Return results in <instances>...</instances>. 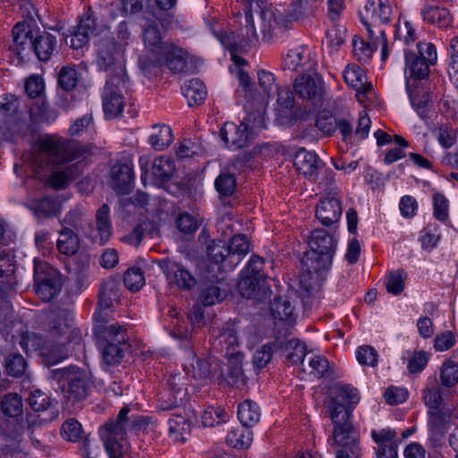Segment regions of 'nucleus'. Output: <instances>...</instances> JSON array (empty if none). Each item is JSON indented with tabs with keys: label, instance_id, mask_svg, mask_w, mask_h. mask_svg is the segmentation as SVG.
Wrapping results in <instances>:
<instances>
[{
	"label": "nucleus",
	"instance_id": "f257e3e1",
	"mask_svg": "<svg viewBox=\"0 0 458 458\" xmlns=\"http://www.w3.org/2000/svg\"><path fill=\"white\" fill-rule=\"evenodd\" d=\"M89 152L80 142L56 135H47L38 140L31 154L32 162L39 168L53 170L49 184L56 190L65 188L80 173L78 164L65 165Z\"/></svg>",
	"mask_w": 458,
	"mask_h": 458
},
{
	"label": "nucleus",
	"instance_id": "f03ea898",
	"mask_svg": "<svg viewBox=\"0 0 458 458\" xmlns=\"http://www.w3.org/2000/svg\"><path fill=\"white\" fill-rule=\"evenodd\" d=\"M406 90L413 108L421 119L428 117L431 105L430 93L421 82L437 61L436 47L430 42H419L415 48L404 49Z\"/></svg>",
	"mask_w": 458,
	"mask_h": 458
},
{
	"label": "nucleus",
	"instance_id": "7ed1b4c3",
	"mask_svg": "<svg viewBox=\"0 0 458 458\" xmlns=\"http://www.w3.org/2000/svg\"><path fill=\"white\" fill-rule=\"evenodd\" d=\"M13 38L21 60L33 53L40 62H47L57 49L55 36L46 30L33 34L26 22L16 23L13 29Z\"/></svg>",
	"mask_w": 458,
	"mask_h": 458
},
{
	"label": "nucleus",
	"instance_id": "20e7f679",
	"mask_svg": "<svg viewBox=\"0 0 458 458\" xmlns=\"http://www.w3.org/2000/svg\"><path fill=\"white\" fill-rule=\"evenodd\" d=\"M129 412L128 406L123 407L116 420L107 422L100 429V437L109 458H131L126 437L138 424V419L129 417Z\"/></svg>",
	"mask_w": 458,
	"mask_h": 458
},
{
	"label": "nucleus",
	"instance_id": "39448f33",
	"mask_svg": "<svg viewBox=\"0 0 458 458\" xmlns=\"http://www.w3.org/2000/svg\"><path fill=\"white\" fill-rule=\"evenodd\" d=\"M120 299V283L114 278H109L104 281L98 293V308L95 313V325H98L101 335L104 337L111 336L114 332L120 341L124 339V335L121 331V325L113 322L110 317V310L113 305Z\"/></svg>",
	"mask_w": 458,
	"mask_h": 458
},
{
	"label": "nucleus",
	"instance_id": "423d86ee",
	"mask_svg": "<svg viewBox=\"0 0 458 458\" xmlns=\"http://www.w3.org/2000/svg\"><path fill=\"white\" fill-rule=\"evenodd\" d=\"M309 246L310 250L305 253L301 263L314 269H329L337 246L335 235L316 229L310 235Z\"/></svg>",
	"mask_w": 458,
	"mask_h": 458
},
{
	"label": "nucleus",
	"instance_id": "0eeeda50",
	"mask_svg": "<svg viewBox=\"0 0 458 458\" xmlns=\"http://www.w3.org/2000/svg\"><path fill=\"white\" fill-rule=\"evenodd\" d=\"M126 43L114 38H101L96 43V64L98 69L110 72L109 77H127L125 70Z\"/></svg>",
	"mask_w": 458,
	"mask_h": 458
},
{
	"label": "nucleus",
	"instance_id": "6e6552de",
	"mask_svg": "<svg viewBox=\"0 0 458 458\" xmlns=\"http://www.w3.org/2000/svg\"><path fill=\"white\" fill-rule=\"evenodd\" d=\"M49 372L50 378L56 381L68 400L80 402L89 395L92 383L88 375L79 368L70 366L51 369Z\"/></svg>",
	"mask_w": 458,
	"mask_h": 458
},
{
	"label": "nucleus",
	"instance_id": "1a4fd4ad",
	"mask_svg": "<svg viewBox=\"0 0 458 458\" xmlns=\"http://www.w3.org/2000/svg\"><path fill=\"white\" fill-rule=\"evenodd\" d=\"M352 407H345L335 400L330 405V419L335 426L333 431L334 445L341 447L360 445L359 431L351 421Z\"/></svg>",
	"mask_w": 458,
	"mask_h": 458
},
{
	"label": "nucleus",
	"instance_id": "9d476101",
	"mask_svg": "<svg viewBox=\"0 0 458 458\" xmlns=\"http://www.w3.org/2000/svg\"><path fill=\"white\" fill-rule=\"evenodd\" d=\"M35 293L43 301H50L61 291L62 276L50 264L41 260L34 261Z\"/></svg>",
	"mask_w": 458,
	"mask_h": 458
},
{
	"label": "nucleus",
	"instance_id": "9b49d317",
	"mask_svg": "<svg viewBox=\"0 0 458 458\" xmlns=\"http://www.w3.org/2000/svg\"><path fill=\"white\" fill-rule=\"evenodd\" d=\"M242 10L245 14L246 26L244 29L241 30L240 33H228L221 29L217 30L215 27H211L212 33L226 48L236 50L238 48L245 47L257 40V33L252 16L253 9L249 4L245 5Z\"/></svg>",
	"mask_w": 458,
	"mask_h": 458
},
{
	"label": "nucleus",
	"instance_id": "f8f14e48",
	"mask_svg": "<svg viewBox=\"0 0 458 458\" xmlns=\"http://www.w3.org/2000/svg\"><path fill=\"white\" fill-rule=\"evenodd\" d=\"M128 77H108L102 95L103 109L109 118L119 115L124 107L123 91L127 88Z\"/></svg>",
	"mask_w": 458,
	"mask_h": 458
},
{
	"label": "nucleus",
	"instance_id": "ddd939ff",
	"mask_svg": "<svg viewBox=\"0 0 458 458\" xmlns=\"http://www.w3.org/2000/svg\"><path fill=\"white\" fill-rule=\"evenodd\" d=\"M307 4V0H295L286 13H283L277 9H267L262 11V17L268 22V27L272 31L284 30L288 29L290 23L305 16Z\"/></svg>",
	"mask_w": 458,
	"mask_h": 458
},
{
	"label": "nucleus",
	"instance_id": "4468645a",
	"mask_svg": "<svg viewBox=\"0 0 458 458\" xmlns=\"http://www.w3.org/2000/svg\"><path fill=\"white\" fill-rule=\"evenodd\" d=\"M392 8L389 4L379 1L369 0L361 13V21L368 30L369 37L372 39L375 36L374 28L379 33L383 30L381 25L388 24L391 21Z\"/></svg>",
	"mask_w": 458,
	"mask_h": 458
},
{
	"label": "nucleus",
	"instance_id": "2eb2a0df",
	"mask_svg": "<svg viewBox=\"0 0 458 458\" xmlns=\"http://www.w3.org/2000/svg\"><path fill=\"white\" fill-rule=\"evenodd\" d=\"M94 331L98 340L106 343L102 352L104 361L108 365H115L120 363L123 358L124 351L127 348L128 335L126 333V328L121 325V331L124 335V339L123 341H120L116 336L117 332H114L115 335L113 333L111 336L108 337L102 336L98 325H95Z\"/></svg>",
	"mask_w": 458,
	"mask_h": 458
},
{
	"label": "nucleus",
	"instance_id": "dca6fc26",
	"mask_svg": "<svg viewBox=\"0 0 458 458\" xmlns=\"http://www.w3.org/2000/svg\"><path fill=\"white\" fill-rule=\"evenodd\" d=\"M213 333L211 348L214 352H219L226 358L242 355L238 350L239 339L233 326L226 325L221 329L214 330Z\"/></svg>",
	"mask_w": 458,
	"mask_h": 458
},
{
	"label": "nucleus",
	"instance_id": "f3484780",
	"mask_svg": "<svg viewBox=\"0 0 458 458\" xmlns=\"http://www.w3.org/2000/svg\"><path fill=\"white\" fill-rule=\"evenodd\" d=\"M324 162L313 151L299 148L293 157V166L305 178L315 181L324 168Z\"/></svg>",
	"mask_w": 458,
	"mask_h": 458
},
{
	"label": "nucleus",
	"instance_id": "a211bd4d",
	"mask_svg": "<svg viewBox=\"0 0 458 458\" xmlns=\"http://www.w3.org/2000/svg\"><path fill=\"white\" fill-rule=\"evenodd\" d=\"M160 267L167 279L182 290H191L197 284L192 273L181 263L165 259L161 261Z\"/></svg>",
	"mask_w": 458,
	"mask_h": 458
},
{
	"label": "nucleus",
	"instance_id": "6ab92c4d",
	"mask_svg": "<svg viewBox=\"0 0 458 458\" xmlns=\"http://www.w3.org/2000/svg\"><path fill=\"white\" fill-rule=\"evenodd\" d=\"M428 413L429 440L435 446L440 445L445 439L451 420L454 415L448 409L432 410V411H428Z\"/></svg>",
	"mask_w": 458,
	"mask_h": 458
},
{
	"label": "nucleus",
	"instance_id": "aec40b11",
	"mask_svg": "<svg viewBox=\"0 0 458 458\" xmlns=\"http://www.w3.org/2000/svg\"><path fill=\"white\" fill-rule=\"evenodd\" d=\"M238 289L242 297L258 301H263L271 293L267 278L243 274H241Z\"/></svg>",
	"mask_w": 458,
	"mask_h": 458
},
{
	"label": "nucleus",
	"instance_id": "412c9836",
	"mask_svg": "<svg viewBox=\"0 0 458 458\" xmlns=\"http://www.w3.org/2000/svg\"><path fill=\"white\" fill-rule=\"evenodd\" d=\"M192 362V377L196 379H214L217 382L218 377L224 379L223 376V364L215 356H208L201 360L197 357L195 352L191 353Z\"/></svg>",
	"mask_w": 458,
	"mask_h": 458
},
{
	"label": "nucleus",
	"instance_id": "4be33fe9",
	"mask_svg": "<svg viewBox=\"0 0 458 458\" xmlns=\"http://www.w3.org/2000/svg\"><path fill=\"white\" fill-rule=\"evenodd\" d=\"M28 403L34 411L45 413L43 417L38 416L40 422H51L59 414L57 401L39 389L30 393Z\"/></svg>",
	"mask_w": 458,
	"mask_h": 458
},
{
	"label": "nucleus",
	"instance_id": "5701e85b",
	"mask_svg": "<svg viewBox=\"0 0 458 458\" xmlns=\"http://www.w3.org/2000/svg\"><path fill=\"white\" fill-rule=\"evenodd\" d=\"M220 137L228 148L238 149L249 144L250 132L243 122L240 124L226 122L220 131Z\"/></svg>",
	"mask_w": 458,
	"mask_h": 458
},
{
	"label": "nucleus",
	"instance_id": "b1692460",
	"mask_svg": "<svg viewBox=\"0 0 458 458\" xmlns=\"http://www.w3.org/2000/svg\"><path fill=\"white\" fill-rule=\"evenodd\" d=\"M293 87L301 98L310 100L315 105L321 103L323 89L320 80L310 74H302L295 79Z\"/></svg>",
	"mask_w": 458,
	"mask_h": 458
},
{
	"label": "nucleus",
	"instance_id": "393cba45",
	"mask_svg": "<svg viewBox=\"0 0 458 458\" xmlns=\"http://www.w3.org/2000/svg\"><path fill=\"white\" fill-rule=\"evenodd\" d=\"M111 188L118 194H128L133 188L132 165L127 163L114 165L110 173Z\"/></svg>",
	"mask_w": 458,
	"mask_h": 458
},
{
	"label": "nucleus",
	"instance_id": "a878e982",
	"mask_svg": "<svg viewBox=\"0 0 458 458\" xmlns=\"http://www.w3.org/2000/svg\"><path fill=\"white\" fill-rule=\"evenodd\" d=\"M162 62L174 73H182L187 71L188 52L174 43H166L159 54Z\"/></svg>",
	"mask_w": 458,
	"mask_h": 458
},
{
	"label": "nucleus",
	"instance_id": "bb28decb",
	"mask_svg": "<svg viewBox=\"0 0 458 458\" xmlns=\"http://www.w3.org/2000/svg\"><path fill=\"white\" fill-rule=\"evenodd\" d=\"M89 236L92 241L105 244L112 235L113 226L110 217V208L103 204L96 212V226L91 225Z\"/></svg>",
	"mask_w": 458,
	"mask_h": 458
},
{
	"label": "nucleus",
	"instance_id": "cd10ccee",
	"mask_svg": "<svg viewBox=\"0 0 458 458\" xmlns=\"http://www.w3.org/2000/svg\"><path fill=\"white\" fill-rule=\"evenodd\" d=\"M97 34V22L96 19L89 12L82 15L77 26V30L72 34L70 38V46L72 48L79 49L83 47L91 36ZM65 43L69 44L68 39L65 38Z\"/></svg>",
	"mask_w": 458,
	"mask_h": 458
},
{
	"label": "nucleus",
	"instance_id": "c85d7f7f",
	"mask_svg": "<svg viewBox=\"0 0 458 458\" xmlns=\"http://www.w3.org/2000/svg\"><path fill=\"white\" fill-rule=\"evenodd\" d=\"M342 207L337 197H327L317 206L316 216L325 226H330L339 221L342 216Z\"/></svg>",
	"mask_w": 458,
	"mask_h": 458
},
{
	"label": "nucleus",
	"instance_id": "c756f323",
	"mask_svg": "<svg viewBox=\"0 0 458 458\" xmlns=\"http://www.w3.org/2000/svg\"><path fill=\"white\" fill-rule=\"evenodd\" d=\"M314 64V61L310 58V52L303 46L289 50L283 62L284 69L290 71L298 69L310 71Z\"/></svg>",
	"mask_w": 458,
	"mask_h": 458
},
{
	"label": "nucleus",
	"instance_id": "7c9ffc66",
	"mask_svg": "<svg viewBox=\"0 0 458 458\" xmlns=\"http://www.w3.org/2000/svg\"><path fill=\"white\" fill-rule=\"evenodd\" d=\"M242 358L243 355L227 358L228 365L225 369L223 367L224 379L218 377V385L225 384L231 386H238L246 383V376L244 375L242 366Z\"/></svg>",
	"mask_w": 458,
	"mask_h": 458
},
{
	"label": "nucleus",
	"instance_id": "2f4dec72",
	"mask_svg": "<svg viewBox=\"0 0 458 458\" xmlns=\"http://www.w3.org/2000/svg\"><path fill=\"white\" fill-rule=\"evenodd\" d=\"M175 171L174 162L168 157L156 158L151 165L152 182L157 186L166 183Z\"/></svg>",
	"mask_w": 458,
	"mask_h": 458
},
{
	"label": "nucleus",
	"instance_id": "473e14b6",
	"mask_svg": "<svg viewBox=\"0 0 458 458\" xmlns=\"http://www.w3.org/2000/svg\"><path fill=\"white\" fill-rule=\"evenodd\" d=\"M228 250H230V255L228 259V268L233 269L235 267L242 257H244L250 250V243L244 234H236L227 244Z\"/></svg>",
	"mask_w": 458,
	"mask_h": 458
},
{
	"label": "nucleus",
	"instance_id": "72a5a7b5",
	"mask_svg": "<svg viewBox=\"0 0 458 458\" xmlns=\"http://www.w3.org/2000/svg\"><path fill=\"white\" fill-rule=\"evenodd\" d=\"M182 91L188 99L190 106L201 105L208 95L204 83L199 79L187 81L182 86Z\"/></svg>",
	"mask_w": 458,
	"mask_h": 458
},
{
	"label": "nucleus",
	"instance_id": "f704fd0d",
	"mask_svg": "<svg viewBox=\"0 0 458 458\" xmlns=\"http://www.w3.org/2000/svg\"><path fill=\"white\" fill-rule=\"evenodd\" d=\"M173 141V133L171 128L164 123H157L151 126V132L148 142L153 148L163 150Z\"/></svg>",
	"mask_w": 458,
	"mask_h": 458
},
{
	"label": "nucleus",
	"instance_id": "c9c22d12",
	"mask_svg": "<svg viewBox=\"0 0 458 458\" xmlns=\"http://www.w3.org/2000/svg\"><path fill=\"white\" fill-rule=\"evenodd\" d=\"M41 356L46 366H52L68 358L69 348L66 342L56 341L49 346H45L41 351Z\"/></svg>",
	"mask_w": 458,
	"mask_h": 458
},
{
	"label": "nucleus",
	"instance_id": "e433bc0d",
	"mask_svg": "<svg viewBox=\"0 0 458 458\" xmlns=\"http://www.w3.org/2000/svg\"><path fill=\"white\" fill-rule=\"evenodd\" d=\"M424 21L437 24L440 28L447 27L451 23V15L446 8L436 5H426L421 10Z\"/></svg>",
	"mask_w": 458,
	"mask_h": 458
},
{
	"label": "nucleus",
	"instance_id": "4c0bfd02",
	"mask_svg": "<svg viewBox=\"0 0 458 458\" xmlns=\"http://www.w3.org/2000/svg\"><path fill=\"white\" fill-rule=\"evenodd\" d=\"M238 418L242 425L245 428H250L259 422L260 419V410L259 405L246 400L238 406Z\"/></svg>",
	"mask_w": 458,
	"mask_h": 458
},
{
	"label": "nucleus",
	"instance_id": "58836bf2",
	"mask_svg": "<svg viewBox=\"0 0 458 458\" xmlns=\"http://www.w3.org/2000/svg\"><path fill=\"white\" fill-rule=\"evenodd\" d=\"M207 255L213 263L221 264L225 269H229L227 265L230 250L224 240L218 239L210 242L207 246Z\"/></svg>",
	"mask_w": 458,
	"mask_h": 458
},
{
	"label": "nucleus",
	"instance_id": "ea45409f",
	"mask_svg": "<svg viewBox=\"0 0 458 458\" xmlns=\"http://www.w3.org/2000/svg\"><path fill=\"white\" fill-rule=\"evenodd\" d=\"M56 245L60 253L70 256L73 255L78 250L80 242L78 236L72 230L64 227L60 231Z\"/></svg>",
	"mask_w": 458,
	"mask_h": 458
},
{
	"label": "nucleus",
	"instance_id": "a19ab883",
	"mask_svg": "<svg viewBox=\"0 0 458 458\" xmlns=\"http://www.w3.org/2000/svg\"><path fill=\"white\" fill-rule=\"evenodd\" d=\"M251 442L252 433L249 428L243 426L232 428L226 437V443L233 448H248Z\"/></svg>",
	"mask_w": 458,
	"mask_h": 458
},
{
	"label": "nucleus",
	"instance_id": "79ce46f5",
	"mask_svg": "<svg viewBox=\"0 0 458 458\" xmlns=\"http://www.w3.org/2000/svg\"><path fill=\"white\" fill-rule=\"evenodd\" d=\"M143 41L146 47H149L153 54H160L162 47L167 43L162 41V35L157 23H149L143 31Z\"/></svg>",
	"mask_w": 458,
	"mask_h": 458
},
{
	"label": "nucleus",
	"instance_id": "37998d69",
	"mask_svg": "<svg viewBox=\"0 0 458 458\" xmlns=\"http://www.w3.org/2000/svg\"><path fill=\"white\" fill-rule=\"evenodd\" d=\"M336 400L338 403H343L345 407H352L358 403L360 398L356 388L349 386H343L335 388V393L332 394L327 408L330 411V405Z\"/></svg>",
	"mask_w": 458,
	"mask_h": 458
},
{
	"label": "nucleus",
	"instance_id": "c03bdc74",
	"mask_svg": "<svg viewBox=\"0 0 458 458\" xmlns=\"http://www.w3.org/2000/svg\"><path fill=\"white\" fill-rule=\"evenodd\" d=\"M302 266V273L300 276V289L303 296H309L318 285V273L328 269H314L303 264Z\"/></svg>",
	"mask_w": 458,
	"mask_h": 458
},
{
	"label": "nucleus",
	"instance_id": "a18cd8bd",
	"mask_svg": "<svg viewBox=\"0 0 458 458\" xmlns=\"http://www.w3.org/2000/svg\"><path fill=\"white\" fill-rule=\"evenodd\" d=\"M169 432L177 441H185L190 433L191 425L188 420L179 414H173L168 420Z\"/></svg>",
	"mask_w": 458,
	"mask_h": 458
},
{
	"label": "nucleus",
	"instance_id": "49530a36",
	"mask_svg": "<svg viewBox=\"0 0 458 458\" xmlns=\"http://www.w3.org/2000/svg\"><path fill=\"white\" fill-rule=\"evenodd\" d=\"M293 310L291 302L282 296L275 297L270 304L271 314L278 320H290L293 316Z\"/></svg>",
	"mask_w": 458,
	"mask_h": 458
},
{
	"label": "nucleus",
	"instance_id": "de8ad7c7",
	"mask_svg": "<svg viewBox=\"0 0 458 458\" xmlns=\"http://www.w3.org/2000/svg\"><path fill=\"white\" fill-rule=\"evenodd\" d=\"M1 410L6 416L17 418L22 414L23 405L18 394H8L1 402Z\"/></svg>",
	"mask_w": 458,
	"mask_h": 458
},
{
	"label": "nucleus",
	"instance_id": "09e8293b",
	"mask_svg": "<svg viewBox=\"0 0 458 458\" xmlns=\"http://www.w3.org/2000/svg\"><path fill=\"white\" fill-rule=\"evenodd\" d=\"M371 437L376 444L375 447H386L387 445H398L397 432L391 428L373 429Z\"/></svg>",
	"mask_w": 458,
	"mask_h": 458
},
{
	"label": "nucleus",
	"instance_id": "8fccbe9b",
	"mask_svg": "<svg viewBox=\"0 0 458 458\" xmlns=\"http://www.w3.org/2000/svg\"><path fill=\"white\" fill-rule=\"evenodd\" d=\"M407 275L403 269L391 271L386 283V290L393 295H399L404 289Z\"/></svg>",
	"mask_w": 458,
	"mask_h": 458
},
{
	"label": "nucleus",
	"instance_id": "3c124183",
	"mask_svg": "<svg viewBox=\"0 0 458 458\" xmlns=\"http://www.w3.org/2000/svg\"><path fill=\"white\" fill-rule=\"evenodd\" d=\"M27 362L25 359L19 353H11L5 360V369L11 377H21L25 372Z\"/></svg>",
	"mask_w": 458,
	"mask_h": 458
},
{
	"label": "nucleus",
	"instance_id": "603ef678",
	"mask_svg": "<svg viewBox=\"0 0 458 458\" xmlns=\"http://www.w3.org/2000/svg\"><path fill=\"white\" fill-rule=\"evenodd\" d=\"M163 64L162 56L159 54L143 55L139 58V66L142 73L150 77L157 72L158 66Z\"/></svg>",
	"mask_w": 458,
	"mask_h": 458
},
{
	"label": "nucleus",
	"instance_id": "864d4df0",
	"mask_svg": "<svg viewBox=\"0 0 458 458\" xmlns=\"http://www.w3.org/2000/svg\"><path fill=\"white\" fill-rule=\"evenodd\" d=\"M285 351L287 352V359L294 363H303L306 356V346L298 339H292L285 344Z\"/></svg>",
	"mask_w": 458,
	"mask_h": 458
},
{
	"label": "nucleus",
	"instance_id": "5fc2aeb1",
	"mask_svg": "<svg viewBox=\"0 0 458 458\" xmlns=\"http://www.w3.org/2000/svg\"><path fill=\"white\" fill-rule=\"evenodd\" d=\"M30 115L33 123L48 122L52 118L46 101L40 98L30 104Z\"/></svg>",
	"mask_w": 458,
	"mask_h": 458
},
{
	"label": "nucleus",
	"instance_id": "6e6d98bb",
	"mask_svg": "<svg viewBox=\"0 0 458 458\" xmlns=\"http://www.w3.org/2000/svg\"><path fill=\"white\" fill-rule=\"evenodd\" d=\"M433 215L440 222H446L449 218V201L444 194L437 192L433 195Z\"/></svg>",
	"mask_w": 458,
	"mask_h": 458
},
{
	"label": "nucleus",
	"instance_id": "4d7b16f0",
	"mask_svg": "<svg viewBox=\"0 0 458 458\" xmlns=\"http://www.w3.org/2000/svg\"><path fill=\"white\" fill-rule=\"evenodd\" d=\"M124 285L131 291H139L145 283L143 272L139 267H130L123 276Z\"/></svg>",
	"mask_w": 458,
	"mask_h": 458
},
{
	"label": "nucleus",
	"instance_id": "13d9d810",
	"mask_svg": "<svg viewBox=\"0 0 458 458\" xmlns=\"http://www.w3.org/2000/svg\"><path fill=\"white\" fill-rule=\"evenodd\" d=\"M216 191L222 196H231L236 187V179L232 173H222L215 181Z\"/></svg>",
	"mask_w": 458,
	"mask_h": 458
},
{
	"label": "nucleus",
	"instance_id": "bf43d9fd",
	"mask_svg": "<svg viewBox=\"0 0 458 458\" xmlns=\"http://www.w3.org/2000/svg\"><path fill=\"white\" fill-rule=\"evenodd\" d=\"M32 209L38 217H49L56 214V203L49 198L45 197L32 205Z\"/></svg>",
	"mask_w": 458,
	"mask_h": 458
},
{
	"label": "nucleus",
	"instance_id": "052dcab7",
	"mask_svg": "<svg viewBox=\"0 0 458 458\" xmlns=\"http://www.w3.org/2000/svg\"><path fill=\"white\" fill-rule=\"evenodd\" d=\"M440 378L445 386H453L458 382V364L447 360L443 364Z\"/></svg>",
	"mask_w": 458,
	"mask_h": 458
},
{
	"label": "nucleus",
	"instance_id": "680f3d73",
	"mask_svg": "<svg viewBox=\"0 0 458 458\" xmlns=\"http://www.w3.org/2000/svg\"><path fill=\"white\" fill-rule=\"evenodd\" d=\"M226 296L225 290H221L217 285H210L204 288L201 292V300L205 306H212L220 302Z\"/></svg>",
	"mask_w": 458,
	"mask_h": 458
},
{
	"label": "nucleus",
	"instance_id": "e2e57ef3",
	"mask_svg": "<svg viewBox=\"0 0 458 458\" xmlns=\"http://www.w3.org/2000/svg\"><path fill=\"white\" fill-rule=\"evenodd\" d=\"M225 417L226 412L224 409L209 407L204 411L201 420L205 427H214L216 424L218 425L225 421Z\"/></svg>",
	"mask_w": 458,
	"mask_h": 458
},
{
	"label": "nucleus",
	"instance_id": "0e129e2a",
	"mask_svg": "<svg viewBox=\"0 0 458 458\" xmlns=\"http://www.w3.org/2000/svg\"><path fill=\"white\" fill-rule=\"evenodd\" d=\"M20 345L27 353L38 350L43 351L45 348L42 337L36 333L24 334L21 338Z\"/></svg>",
	"mask_w": 458,
	"mask_h": 458
},
{
	"label": "nucleus",
	"instance_id": "69168bd1",
	"mask_svg": "<svg viewBox=\"0 0 458 458\" xmlns=\"http://www.w3.org/2000/svg\"><path fill=\"white\" fill-rule=\"evenodd\" d=\"M61 433L64 439L76 442L81 438L82 428L78 420L70 419L62 425Z\"/></svg>",
	"mask_w": 458,
	"mask_h": 458
},
{
	"label": "nucleus",
	"instance_id": "338daca9",
	"mask_svg": "<svg viewBox=\"0 0 458 458\" xmlns=\"http://www.w3.org/2000/svg\"><path fill=\"white\" fill-rule=\"evenodd\" d=\"M77 72L73 68L64 67L58 76V84L65 91L72 90L77 85Z\"/></svg>",
	"mask_w": 458,
	"mask_h": 458
},
{
	"label": "nucleus",
	"instance_id": "774afa93",
	"mask_svg": "<svg viewBox=\"0 0 458 458\" xmlns=\"http://www.w3.org/2000/svg\"><path fill=\"white\" fill-rule=\"evenodd\" d=\"M357 360L361 365L375 367L377 363V352L370 345H363L358 348Z\"/></svg>",
	"mask_w": 458,
	"mask_h": 458
}]
</instances>
